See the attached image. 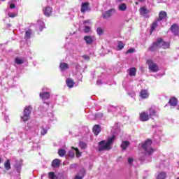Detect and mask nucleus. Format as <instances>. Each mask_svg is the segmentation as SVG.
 I'll return each instance as SVG.
<instances>
[{"mask_svg": "<svg viewBox=\"0 0 179 179\" xmlns=\"http://www.w3.org/2000/svg\"><path fill=\"white\" fill-rule=\"evenodd\" d=\"M96 83H97V85H101V80H98L96 81Z\"/></svg>", "mask_w": 179, "mask_h": 179, "instance_id": "obj_48", "label": "nucleus"}, {"mask_svg": "<svg viewBox=\"0 0 179 179\" xmlns=\"http://www.w3.org/2000/svg\"><path fill=\"white\" fill-rule=\"evenodd\" d=\"M1 1H5V0H1Z\"/></svg>", "mask_w": 179, "mask_h": 179, "instance_id": "obj_54", "label": "nucleus"}, {"mask_svg": "<svg viewBox=\"0 0 179 179\" xmlns=\"http://www.w3.org/2000/svg\"><path fill=\"white\" fill-rule=\"evenodd\" d=\"M72 149H73V150L76 152V157H80V156H82V152L79 151V149L73 147H72Z\"/></svg>", "mask_w": 179, "mask_h": 179, "instance_id": "obj_29", "label": "nucleus"}, {"mask_svg": "<svg viewBox=\"0 0 179 179\" xmlns=\"http://www.w3.org/2000/svg\"><path fill=\"white\" fill-rule=\"evenodd\" d=\"M135 51V49L134 48H131V49H129L127 51V54H129L131 52H134Z\"/></svg>", "mask_w": 179, "mask_h": 179, "instance_id": "obj_43", "label": "nucleus"}, {"mask_svg": "<svg viewBox=\"0 0 179 179\" xmlns=\"http://www.w3.org/2000/svg\"><path fill=\"white\" fill-rule=\"evenodd\" d=\"M43 90H44V88H43Z\"/></svg>", "mask_w": 179, "mask_h": 179, "instance_id": "obj_55", "label": "nucleus"}, {"mask_svg": "<svg viewBox=\"0 0 179 179\" xmlns=\"http://www.w3.org/2000/svg\"><path fill=\"white\" fill-rule=\"evenodd\" d=\"M117 2H121V1H122V0H117Z\"/></svg>", "mask_w": 179, "mask_h": 179, "instance_id": "obj_52", "label": "nucleus"}, {"mask_svg": "<svg viewBox=\"0 0 179 179\" xmlns=\"http://www.w3.org/2000/svg\"><path fill=\"white\" fill-rule=\"evenodd\" d=\"M149 120V115L146 113V112H143L140 114V121H148Z\"/></svg>", "mask_w": 179, "mask_h": 179, "instance_id": "obj_10", "label": "nucleus"}, {"mask_svg": "<svg viewBox=\"0 0 179 179\" xmlns=\"http://www.w3.org/2000/svg\"><path fill=\"white\" fill-rule=\"evenodd\" d=\"M15 5L13 3H10V9H14V8H15Z\"/></svg>", "mask_w": 179, "mask_h": 179, "instance_id": "obj_46", "label": "nucleus"}, {"mask_svg": "<svg viewBox=\"0 0 179 179\" xmlns=\"http://www.w3.org/2000/svg\"><path fill=\"white\" fill-rule=\"evenodd\" d=\"M59 68H60L62 71H64L66 69H68V68H69V66L66 63H61L60 66H59Z\"/></svg>", "mask_w": 179, "mask_h": 179, "instance_id": "obj_22", "label": "nucleus"}, {"mask_svg": "<svg viewBox=\"0 0 179 179\" xmlns=\"http://www.w3.org/2000/svg\"><path fill=\"white\" fill-rule=\"evenodd\" d=\"M85 173L86 171L85 170V169H81L80 172L75 176L74 179H83Z\"/></svg>", "mask_w": 179, "mask_h": 179, "instance_id": "obj_8", "label": "nucleus"}, {"mask_svg": "<svg viewBox=\"0 0 179 179\" xmlns=\"http://www.w3.org/2000/svg\"><path fill=\"white\" fill-rule=\"evenodd\" d=\"M129 75L130 76H135L136 75V69L131 68L129 70Z\"/></svg>", "mask_w": 179, "mask_h": 179, "instance_id": "obj_24", "label": "nucleus"}, {"mask_svg": "<svg viewBox=\"0 0 179 179\" xmlns=\"http://www.w3.org/2000/svg\"><path fill=\"white\" fill-rule=\"evenodd\" d=\"M157 20L160 22V24H162L163 22L167 20V13L165 11H161L159 13V19Z\"/></svg>", "mask_w": 179, "mask_h": 179, "instance_id": "obj_5", "label": "nucleus"}, {"mask_svg": "<svg viewBox=\"0 0 179 179\" xmlns=\"http://www.w3.org/2000/svg\"><path fill=\"white\" fill-rule=\"evenodd\" d=\"M148 64H149V69L152 72H157L159 71V66L157 64L152 63L151 60L147 61Z\"/></svg>", "mask_w": 179, "mask_h": 179, "instance_id": "obj_7", "label": "nucleus"}, {"mask_svg": "<svg viewBox=\"0 0 179 179\" xmlns=\"http://www.w3.org/2000/svg\"><path fill=\"white\" fill-rule=\"evenodd\" d=\"M90 30H91V29L90 27L86 26L84 28L85 33H90Z\"/></svg>", "mask_w": 179, "mask_h": 179, "instance_id": "obj_39", "label": "nucleus"}, {"mask_svg": "<svg viewBox=\"0 0 179 179\" xmlns=\"http://www.w3.org/2000/svg\"><path fill=\"white\" fill-rule=\"evenodd\" d=\"M113 10H109L105 12L102 15L103 19H107L108 17H110V16H111V12H113Z\"/></svg>", "mask_w": 179, "mask_h": 179, "instance_id": "obj_23", "label": "nucleus"}, {"mask_svg": "<svg viewBox=\"0 0 179 179\" xmlns=\"http://www.w3.org/2000/svg\"><path fill=\"white\" fill-rule=\"evenodd\" d=\"M128 146H129V141H122V145H121L122 149L125 150V149H127V148H128Z\"/></svg>", "mask_w": 179, "mask_h": 179, "instance_id": "obj_25", "label": "nucleus"}, {"mask_svg": "<svg viewBox=\"0 0 179 179\" xmlns=\"http://www.w3.org/2000/svg\"><path fill=\"white\" fill-rule=\"evenodd\" d=\"M139 2H143L144 0H138Z\"/></svg>", "mask_w": 179, "mask_h": 179, "instance_id": "obj_51", "label": "nucleus"}, {"mask_svg": "<svg viewBox=\"0 0 179 179\" xmlns=\"http://www.w3.org/2000/svg\"><path fill=\"white\" fill-rule=\"evenodd\" d=\"M4 167L6 170H10V161L8 159L5 163H4Z\"/></svg>", "mask_w": 179, "mask_h": 179, "instance_id": "obj_26", "label": "nucleus"}, {"mask_svg": "<svg viewBox=\"0 0 179 179\" xmlns=\"http://www.w3.org/2000/svg\"><path fill=\"white\" fill-rule=\"evenodd\" d=\"M15 167L17 168V173H20V165L15 164Z\"/></svg>", "mask_w": 179, "mask_h": 179, "instance_id": "obj_44", "label": "nucleus"}, {"mask_svg": "<svg viewBox=\"0 0 179 179\" xmlns=\"http://www.w3.org/2000/svg\"><path fill=\"white\" fill-rule=\"evenodd\" d=\"M115 140V136H113L112 137H108L107 141H101V142H99V152H101V150H110L111 148H113V143H114Z\"/></svg>", "mask_w": 179, "mask_h": 179, "instance_id": "obj_1", "label": "nucleus"}, {"mask_svg": "<svg viewBox=\"0 0 179 179\" xmlns=\"http://www.w3.org/2000/svg\"><path fill=\"white\" fill-rule=\"evenodd\" d=\"M31 110L32 108L30 106L25 107L24 110L23 116L21 117V121L26 122V121L29 120V118H30V114L31 113Z\"/></svg>", "mask_w": 179, "mask_h": 179, "instance_id": "obj_4", "label": "nucleus"}, {"mask_svg": "<svg viewBox=\"0 0 179 179\" xmlns=\"http://www.w3.org/2000/svg\"><path fill=\"white\" fill-rule=\"evenodd\" d=\"M8 16L10 17H15V16H17V14L15 13H8Z\"/></svg>", "mask_w": 179, "mask_h": 179, "instance_id": "obj_40", "label": "nucleus"}, {"mask_svg": "<svg viewBox=\"0 0 179 179\" xmlns=\"http://www.w3.org/2000/svg\"><path fill=\"white\" fill-rule=\"evenodd\" d=\"M170 47V43L169 42L163 41L162 38H158L155 43L150 48V51H155L157 48H169Z\"/></svg>", "mask_w": 179, "mask_h": 179, "instance_id": "obj_2", "label": "nucleus"}, {"mask_svg": "<svg viewBox=\"0 0 179 179\" xmlns=\"http://www.w3.org/2000/svg\"><path fill=\"white\" fill-rule=\"evenodd\" d=\"M66 83L69 87H73V85H75V82L71 78H67L66 80Z\"/></svg>", "mask_w": 179, "mask_h": 179, "instance_id": "obj_20", "label": "nucleus"}, {"mask_svg": "<svg viewBox=\"0 0 179 179\" xmlns=\"http://www.w3.org/2000/svg\"><path fill=\"white\" fill-rule=\"evenodd\" d=\"M127 162L129 164H132V163H134V159L129 157Z\"/></svg>", "mask_w": 179, "mask_h": 179, "instance_id": "obj_42", "label": "nucleus"}, {"mask_svg": "<svg viewBox=\"0 0 179 179\" xmlns=\"http://www.w3.org/2000/svg\"><path fill=\"white\" fill-rule=\"evenodd\" d=\"M60 164H61V161L58 159H55L52 162V167H59Z\"/></svg>", "mask_w": 179, "mask_h": 179, "instance_id": "obj_21", "label": "nucleus"}, {"mask_svg": "<svg viewBox=\"0 0 179 179\" xmlns=\"http://www.w3.org/2000/svg\"><path fill=\"white\" fill-rule=\"evenodd\" d=\"M177 179H179V178H178Z\"/></svg>", "mask_w": 179, "mask_h": 179, "instance_id": "obj_56", "label": "nucleus"}, {"mask_svg": "<svg viewBox=\"0 0 179 179\" xmlns=\"http://www.w3.org/2000/svg\"><path fill=\"white\" fill-rule=\"evenodd\" d=\"M1 162H2V159H1V157H0V163H1Z\"/></svg>", "mask_w": 179, "mask_h": 179, "instance_id": "obj_53", "label": "nucleus"}, {"mask_svg": "<svg viewBox=\"0 0 179 179\" xmlns=\"http://www.w3.org/2000/svg\"><path fill=\"white\" fill-rule=\"evenodd\" d=\"M139 12L142 16H146V15H148V13H149V10L146 9L145 7H141L139 9Z\"/></svg>", "mask_w": 179, "mask_h": 179, "instance_id": "obj_18", "label": "nucleus"}, {"mask_svg": "<svg viewBox=\"0 0 179 179\" xmlns=\"http://www.w3.org/2000/svg\"><path fill=\"white\" fill-rule=\"evenodd\" d=\"M157 179H166V173L161 172L159 174H158Z\"/></svg>", "mask_w": 179, "mask_h": 179, "instance_id": "obj_28", "label": "nucleus"}, {"mask_svg": "<svg viewBox=\"0 0 179 179\" xmlns=\"http://www.w3.org/2000/svg\"><path fill=\"white\" fill-rule=\"evenodd\" d=\"M150 145H152V140H147L141 145V148L147 152L148 155H152L154 152L153 148H150Z\"/></svg>", "mask_w": 179, "mask_h": 179, "instance_id": "obj_3", "label": "nucleus"}, {"mask_svg": "<svg viewBox=\"0 0 179 179\" xmlns=\"http://www.w3.org/2000/svg\"><path fill=\"white\" fill-rule=\"evenodd\" d=\"M8 120H9V119L8 118V117H6V122H8Z\"/></svg>", "mask_w": 179, "mask_h": 179, "instance_id": "obj_50", "label": "nucleus"}, {"mask_svg": "<svg viewBox=\"0 0 179 179\" xmlns=\"http://www.w3.org/2000/svg\"><path fill=\"white\" fill-rule=\"evenodd\" d=\"M124 46H125V44H124V43L120 41L117 45V50H122V48H124Z\"/></svg>", "mask_w": 179, "mask_h": 179, "instance_id": "obj_34", "label": "nucleus"}, {"mask_svg": "<svg viewBox=\"0 0 179 179\" xmlns=\"http://www.w3.org/2000/svg\"><path fill=\"white\" fill-rule=\"evenodd\" d=\"M178 103V101L177 100L176 98L173 97L171 98L169 100V104L170 106H171L172 107H176V106H177V104Z\"/></svg>", "mask_w": 179, "mask_h": 179, "instance_id": "obj_16", "label": "nucleus"}, {"mask_svg": "<svg viewBox=\"0 0 179 179\" xmlns=\"http://www.w3.org/2000/svg\"><path fill=\"white\" fill-rule=\"evenodd\" d=\"M69 156L70 157H73L75 156V152H73V151L71 150L69 152Z\"/></svg>", "mask_w": 179, "mask_h": 179, "instance_id": "obj_41", "label": "nucleus"}, {"mask_svg": "<svg viewBox=\"0 0 179 179\" xmlns=\"http://www.w3.org/2000/svg\"><path fill=\"white\" fill-rule=\"evenodd\" d=\"M80 10L83 13H85V12H87V10H89V3L88 2L82 3Z\"/></svg>", "mask_w": 179, "mask_h": 179, "instance_id": "obj_12", "label": "nucleus"}, {"mask_svg": "<svg viewBox=\"0 0 179 179\" xmlns=\"http://www.w3.org/2000/svg\"><path fill=\"white\" fill-rule=\"evenodd\" d=\"M30 36H31V29L25 32V36L24 38H26V40H29V38H30Z\"/></svg>", "mask_w": 179, "mask_h": 179, "instance_id": "obj_31", "label": "nucleus"}, {"mask_svg": "<svg viewBox=\"0 0 179 179\" xmlns=\"http://www.w3.org/2000/svg\"><path fill=\"white\" fill-rule=\"evenodd\" d=\"M83 58H84V59H87V61H89V59H90L88 55H83Z\"/></svg>", "mask_w": 179, "mask_h": 179, "instance_id": "obj_45", "label": "nucleus"}, {"mask_svg": "<svg viewBox=\"0 0 179 179\" xmlns=\"http://www.w3.org/2000/svg\"><path fill=\"white\" fill-rule=\"evenodd\" d=\"M40 97L42 99V100H47L50 99V92H43L40 94Z\"/></svg>", "mask_w": 179, "mask_h": 179, "instance_id": "obj_19", "label": "nucleus"}, {"mask_svg": "<svg viewBox=\"0 0 179 179\" xmlns=\"http://www.w3.org/2000/svg\"><path fill=\"white\" fill-rule=\"evenodd\" d=\"M45 24L43 21H38V27L40 31H43V28L44 27Z\"/></svg>", "mask_w": 179, "mask_h": 179, "instance_id": "obj_35", "label": "nucleus"}, {"mask_svg": "<svg viewBox=\"0 0 179 179\" xmlns=\"http://www.w3.org/2000/svg\"><path fill=\"white\" fill-rule=\"evenodd\" d=\"M101 129H100V125L96 124L93 127V132L94 135L97 136L99 134H100Z\"/></svg>", "mask_w": 179, "mask_h": 179, "instance_id": "obj_17", "label": "nucleus"}, {"mask_svg": "<svg viewBox=\"0 0 179 179\" xmlns=\"http://www.w3.org/2000/svg\"><path fill=\"white\" fill-rule=\"evenodd\" d=\"M149 113H150V118L157 117V113L156 112V109H155V108H150L149 110Z\"/></svg>", "mask_w": 179, "mask_h": 179, "instance_id": "obj_14", "label": "nucleus"}, {"mask_svg": "<svg viewBox=\"0 0 179 179\" xmlns=\"http://www.w3.org/2000/svg\"><path fill=\"white\" fill-rule=\"evenodd\" d=\"M84 24H86V23H88L89 24H90V20H85L83 22Z\"/></svg>", "mask_w": 179, "mask_h": 179, "instance_id": "obj_47", "label": "nucleus"}, {"mask_svg": "<svg viewBox=\"0 0 179 179\" xmlns=\"http://www.w3.org/2000/svg\"><path fill=\"white\" fill-rule=\"evenodd\" d=\"M79 146L81 149H86V148H87V144H86L83 141H80L79 143Z\"/></svg>", "mask_w": 179, "mask_h": 179, "instance_id": "obj_32", "label": "nucleus"}, {"mask_svg": "<svg viewBox=\"0 0 179 179\" xmlns=\"http://www.w3.org/2000/svg\"><path fill=\"white\" fill-rule=\"evenodd\" d=\"M58 155L61 156V157H64L65 155H66V151L64 149L59 150Z\"/></svg>", "mask_w": 179, "mask_h": 179, "instance_id": "obj_27", "label": "nucleus"}, {"mask_svg": "<svg viewBox=\"0 0 179 179\" xmlns=\"http://www.w3.org/2000/svg\"><path fill=\"white\" fill-rule=\"evenodd\" d=\"M23 62H24V59L19 57L15 58V64H17V65H21V64H23Z\"/></svg>", "mask_w": 179, "mask_h": 179, "instance_id": "obj_30", "label": "nucleus"}, {"mask_svg": "<svg viewBox=\"0 0 179 179\" xmlns=\"http://www.w3.org/2000/svg\"><path fill=\"white\" fill-rule=\"evenodd\" d=\"M160 22H159L157 20H155L151 26L150 34H152V33H153V31H155V30H156V29H157V27L160 26Z\"/></svg>", "mask_w": 179, "mask_h": 179, "instance_id": "obj_11", "label": "nucleus"}, {"mask_svg": "<svg viewBox=\"0 0 179 179\" xmlns=\"http://www.w3.org/2000/svg\"><path fill=\"white\" fill-rule=\"evenodd\" d=\"M96 33H97V34H99V36H102V34L103 33V29L100 27L97 28Z\"/></svg>", "mask_w": 179, "mask_h": 179, "instance_id": "obj_37", "label": "nucleus"}, {"mask_svg": "<svg viewBox=\"0 0 179 179\" xmlns=\"http://www.w3.org/2000/svg\"><path fill=\"white\" fill-rule=\"evenodd\" d=\"M52 12V8L50 6H47L43 9V13L45 16H50Z\"/></svg>", "mask_w": 179, "mask_h": 179, "instance_id": "obj_13", "label": "nucleus"}, {"mask_svg": "<svg viewBox=\"0 0 179 179\" xmlns=\"http://www.w3.org/2000/svg\"><path fill=\"white\" fill-rule=\"evenodd\" d=\"M84 40L86 42V44L92 45V44L96 41V37H94V36H85Z\"/></svg>", "mask_w": 179, "mask_h": 179, "instance_id": "obj_6", "label": "nucleus"}, {"mask_svg": "<svg viewBox=\"0 0 179 179\" xmlns=\"http://www.w3.org/2000/svg\"><path fill=\"white\" fill-rule=\"evenodd\" d=\"M48 178L50 179H56L57 176H55V173H54V172H50L48 173Z\"/></svg>", "mask_w": 179, "mask_h": 179, "instance_id": "obj_36", "label": "nucleus"}, {"mask_svg": "<svg viewBox=\"0 0 179 179\" xmlns=\"http://www.w3.org/2000/svg\"><path fill=\"white\" fill-rule=\"evenodd\" d=\"M171 31H172V33H173V34H175V36H177V34H179V27H178V25H177L176 24H173L171 27Z\"/></svg>", "mask_w": 179, "mask_h": 179, "instance_id": "obj_9", "label": "nucleus"}, {"mask_svg": "<svg viewBox=\"0 0 179 179\" xmlns=\"http://www.w3.org/2000/svg\"><path fill=\"white\" fill-rule=\"evenodd\" d=\"M120 10L124 11L127 10V5L125 3H122L119 6Z\"/></svg>", "mask_w": 179, "mask_h": 179, "instance_id": "obj_33", "label": "nucleus"}, {"mask_svg": "<svg viewBox=\"0 0 179 179\" xmlns=\"http://www.w3.org/2000/svg\"><path fill=\"white\" fill-rule=\"evenodd\" d=\"M47 134V130L44 128V127H41V135H45Z\"/></svg>", "mask_w": 179, "mask_h": 179, "instance_id": "obj_38", "label": "nucleus"}, {"mask_svg": "<svg viewBox=\"0 0 179 179\" xmlns=\"http://www.w3.org/2000/svg\"><path fill=\"white\" fill-rule=\"evenodd\" d=\"M135 96V92H132L131 93V97H134Z\"/></svg>", "mask_w": 179, "mask_h": 179, "instance_id": "obj_49", "label": "nucleus"}, {"mask_svg": "<svg viewBox=\"0 0 179 179\" xmlns=\"http://www.w3.org/2000/svg\"><path fill=\"white\" fill-rule=\"evenodd\" d=\"M140 96L142 99H148L149 97V92L146 90H142Z\"/></svg>", "mask_w": 179, "mask_h": 179, "instance_id": "obj_15", "label": "nucleus"}]
</instances>
